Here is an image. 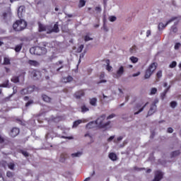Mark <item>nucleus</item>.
<instances>
[{
  "instance_id": "1",
  "label": "nucleus",
  "mask_w": 181,
  "mask_h": 181,
  "mask_svg": "<svg viewBox=\"0 0 181 181\" xmlns=\"http://www.w3.org/2000/svg\"><path fill=\"white\" fill-rule=\"evenodd\" d=\"M28 23H26V21L23 19L18 20L15 22V23L13 24V28L16 32H21V30L26 29Z\"/></svg>"
},
{
  "instance_id": "2",
  "label": "nucleus",
  "mask_w": 181,
  "mask_h": 181,
  "mask_svg": "<svg viewBox=\"0 0 181 181\" xmlns=\"http://www.w3.org/2000/svg\"><path fill=\"white\" fill-rule=\"evenodd\" d=\"M30 53L31 54H36L37 56H42V54H46L47 49L45 47H35L30 49Z\"/></svg>"
},
{
  "instance_id": "3",
  "label": "nucleus",
  "mask_w": 181,
  "mask_h": 181,
  "mask_svg": "<svg viewBox=\"0 0 181 181\" xmlns=\"http://www.w3.org/2000/svg\"><path fill=\"white\" fill-rule=\"evenodd\" d=\"M105 115H101L95 121L96 122V125L99 127V128H106V127H108L110 124H111V122H107L106 123H104V121H105L106 118Z\"/></svg>"
},
{
  "instance_id": "4",
  "label": "nucleus",
  "mask_w": 181,
  "mask_h": 181,
  "mask_svg": "<svg viewBox=\"0 0 181 181\" xmlns=\"http://www.w3.org/2000/svg\"><path fill=\"white\" fill-rule=\"evenodd\" d=\"M157 66H158V64L153 62L148 66V69L146 70L145 75H144V78L146 80L151 78V76L153 74V71L156 70Z\"/></svg>"
},
{
  "instance_id": "5",
  "label": "nucleus",
  "mask_w": 181,
  "mask_h": 181,
  "mask_svg": "<svg viewBox=\"0 0 181 181\" xmlns=\"http://www.w3.org/2000/svg\"><path fill=\"white\" fill-rule=\"evenodd\" d=\"M148 104H149V102H147L143 107H142V105H141L139 103L137 104L136 105V107H134V111H137V112H134V115H138V114H140V112H142V111H144V110H145V107H146V105H148Z\"/></svg>"
},
{
  "instance_id": "6",
  "label": "nucleus",
  "mask_w": 181,
  "mask_h": 181,
  "mask_svg": "<svg viewBox=\"0 0 181 181\" xmlns=\"http://www.w3.org/2000/svg\"><path fill=\"white\" fill-rule=\"evenodd\" d=\"M176 19H177V17H173L172 18H170L167 23L166 24H163V23H160L158 24V30H163V29H165L166 28V26H168V25L169 23H171V22H173V21H176Z\"/></svg>"
},
{
  "instance_id": "7",
  "label": "nucleus",
  "mask_w": 181,
  "mask_h": 181,
  "mask_svg": "<svg viewBox=\"0 0 181 181\" xmlns=\"http://www.w3.org/2000/svg\"><path fill=\"white\" fill-rule=\"evenodd\" d=\"M163 177V173L160 170H157L155 173V177L153 181H160L162 180Z\"/></svg>"
},
{
  "instance_id": "8",
  "label": "nucleus",
  "mask_w": 181,
  "mask_h": 181,
  "mask_svg": "<svg viewBox=\"0 0 181 181\" xmlns=\"http://www.w3.org/2000/svg\"><path fill=\"white\" fill-rule=\"evenodd\" d=\"M59 32H60V29L59 28V24H57V23L56 24L54 25L53 28L47 31V33L49 34V33H59Z\"/></svg>"
},
{
  "instance_id": "9",
  "label": "nucleus",
  "mask_w": 181,
  "mask_h": 181,
  "mask_svg": "<svg viewBox=\"0 0 181 181\" xmlns=\"http://www.w3.org/2000/svg\"><path fill=\"white\" fill-rule=\"evenodd\" d=\"M124 66H119V68L117 69L116 74H115V78H119V77H121L122 76V74H124Z\"/></svg>"
},
{
  "instance_id": "10",
  "label": "nucleus",
  "mask_w": 181,
  "mask_h": 181,
  "mask_svg": "<svg viewBox=\"0 0 181 181\" xmlns=\"http://www.w3.org/2000/svg\"><path fill=\"white\" fill-rule=\"evenodd\" d=\"M156 108H157V106L156 105H151L148 112L147 117H151V115H153V114H155V112H156Z\"/></svg>"
},
{
  "instance_id": "11",
  "label": "nucleus",
  "mask_w": 181,
  "mask_h": 181,
  "mask_svg": "<svg viewBox=\"0 0 181 181\" xmlns=\"http://www.w3.org/2000/svg\"><path fill=\"white\" fill-rule=\"evenodd\" d=\"M19 132L20 131L18 127H13L10 132V135L13 138H15V136H18V135H19Z\"/></svg>"
},
{
  "instance_id": "12",
  "label": "nucleus",
  "mask_w": 181,
  "mask_h": 181,
  "mask_svg": "<svg viewBox=\"0 0 181 181\" xmlns=\"http://www.w3.org/2000/svg\"><path fill=\"white\" fill-rule=\"evenodd\" d=\"M32 76L34 80H39L40 77L42 76V74L39 71H33L32 72Z\"/></svg>"
},
{
  "instance_id": "13",
  "label": "nucleus",
  "mask_w": 181,
  "mask_h": 181,
  "mask_svg": "<svg viewBox=\"0 0 181 181\" xmlns=\"http://www.w3.org/2000/svg\"><path fill=\"white\" fill-rule=\"evenodd\" d=\"M23 13H25V6H21L18 9V16L20 19L22 18Z\"/></svg>"
},
{
  "instance_id": "14",
  "label": "nucleus",
  "mask_w": 181,
  "mask_h": 181,
  "mask_svg": "<svg viewBox=\"0 0 181 181\" xmlns=\"http://www.w3.org/2000/svg\"><path fill=\"white\" fill-rule=\"evenodd\" d=\"M96 125H97V123L95 122H95L92 121L86 124V128L87 129H93V128H95Z\"/></svg>"
},
{
  "instance_id": "15",
  "label": "nucleus",
  "mask_w": 181,
  "mask_h": 181,
  "mask_svg": "<svg viewBox=\"0 0 181 181\" xmlns=\"http://www.w3.org/2000/svg\"><path fill=\"white\" fill-rule=\"evenodd\" d=\"M81 97H84V91L79 90L75 93V98H77V100H80Z\"/></svg>"
},
{
  "instance_id": "16",
  "label": "nucleus",
  "mask_w": 181,
  "mask_h": 181,
  "mask_svg": "<svg viewBox=\"0 0 181 181\" xmlns=\"http://www.w3.org/2000/svg\"><path fill=\"white\" fill-rule=\"evenodd\" d=\"M170 89V86H168V87L163 91V93H161V95H160V98H161V100H165V97H166V94L168 93V92L169 91Z\"/></svg>"
},
{
  "instance_id": "17",
  "label": "nucleus",
  "mask_w": 181,
  "mask_h": 181,
  "mask_svg": "<svg viewBox=\"0 0 181 181\" xmlns=\"http://www.w3.org/2000/svg\"><path fill=\"white\" fill-rule=\"evenodd\" d=\"M83 151H78L76 153H74L71 154V158H80V156H82Z\"/></svg>"
},
{
  "instance_id": "18",
  "label": "nucleus",
  "mask_w": 181,
  "mask_h": 181,
  "mask_svg": "<svg viewBox=\"0 0 181 181\" xmlns=\"http://www.w3.org/2000/svg\"><path fill=\"white\" fill-rule=\"evenodd\" d=\"M181 152L180 150H177L175 151L171 152L170 156L171 158H176V156H179L180 155Z\"/></svg>"
},
{
  "instance_id": "19",
  "label": "nucleus",
  "mask_w": 181,
  "mask_h": 181,
  "mask_svg": "<svg viewBox=\"0 0 181 181\" xmlns=\"http://www.w3.org/2000/svg\"><path fill=\"white\" fill-rule=\"evenodd\" d=\"M66 154L64 153H62L59 157V162H61L62 163H64V162H66Z\"/></svg>"
},
{
  "instance_id": "20",
  "label": "nucleus",
  "mask_w": 181,
  "mask_h": 181,
  "mask_svg": "<svg viewBox=\"0 0 181 181\" xmlns=\"http://www.w3.org/2000/svg\"><path fill=\"white\" fill-rule=\"evenodd\" d=\"M62 81H64V83H70V81H73V77L71 76L64 77L63 78Z\"/></svg>"
},
{
  "instance_id": "21",
  "label": "nucleus",
  "mask_w": 181,
  "mask_h": 181,
  "mask_svg": "<svg viewBox=\"0 0 181 181\" xmlns=\"http://www.w3.org/2000/svg\"><path fill=\"white\" fill-rule=\"evenodd\" d=\"M0 87H3L4 88H9V87H11L9 86V80H6L4 83L0 84Z\"/></svg>"
},
{
  "instance_id": "22",
  "label": "nucleus",
  "mask_w": 181,
  "mask_h": 181,
  "mask_svg": "<svg viewBox=\"0 0 181 181\" xmlns=\"http://www.w3.org/2000/svg\"><path fill=\"white\" fill-rule=\"evenodd\" d=\"M11 16L12 13H11L9 11L3 13L4 19H8V18H11Z\"/></svg>"
},
{
  "instance_id": "23",
  "label": "nucleus",
  "mask_w": 181,
  "mask_h": 181,
  "mask_svg": "<svg viewBox=\"0 0 181 181\" xmlns=\"http://www.w3.org/2000/svg\"><path fill=\"white\" fill-rule=\"evenodd\" d=\"M109 158L111 160H117V154H115V153H110L109 154Z\"/></svg>"
},
{
  "instance_id": "24",
  "label": "nucleus",
  "mask_w": 181,
  "mask_h": 181,
  "mask_svg": "<svg viewBox=\"0 0 181 181\" xmlns=\"http://www.w3.org/2000/svg\"><path fill=\"white\" fill-rule=\"evenodd\" d=\"M28 63L29 64H30V66H35V67H37V66H39V62H37V61L29 60Z\"/></svg>"
},
{
  "instance_id": "25",
  "label": "nucleus",
  "mask_w": 181,
  "mask_h": 181,
  "mask_svg": "<svg viewBox=\"0 0 181 181\" xmlns=\"http://www.w3.org/2000/svg\"><path fill=\"white\" fill-rule=\"evenodd\" d=\"M42 98L43 100V101H45V103H50V97L46 95H42Z\"/></svg>"
},
{
  "instance_id": "26",
  "label": "nucleus",
  "mask_w": 181,
  "mask_h": 181,
  "mask_svg": "<svg viewBox=\"0 0 181 181\" xmlns=\"http://www.w3.org/2000/svg\"><path fill=\"white\" fill-rule=\"evenodd\" d=\"M4 64L5 66H8V64H11V59L8 57L4 58Z\"/></svg>"
},
{
  "instance_id": "27",
  "label": "nucleus",
  "mask_w": 181,
  "mask_h": 181,
  "mask_svg": "<svg viewBox=\"0 0 181 181\" xmlns=\"http://www.w3.org/2000/svg\"><path fill=\"white\" fill-rule=\"evenodd\" d=\"M90 105H93L94 107H95V105H97V98H93L90 99Z\"/></svg>"
},
{
  "instance_id": "28",
  "label": "nucleus",
  "mask_w": 181,
  "mask_h": 181,
  "mask_svg": "<svg viewBox=\"0 0 181 181\" xmlns=\"http://www.w3.org/2000/svg\"><path fill=\"white\" fill-rule=\"evenodd\" d=\"M81 122H83V121L81 119L75 121L73 124V128H77V127H78Z\"/></svg>"
},
{
  "instance_id": "29",
  "label": "nucleus",
  "mask_w": 181,
  "mask_h": 181,
  "mask_svg": "<svg viewBox=\"0 0 181 181\" xmlns=\"http://www.w3.org/2000/svg\"><path fill=\"white\" fill-rule=\"evenodd\" d=\"M11 81H12V83H19V76H13L11 78Z\"/></svg>"
},
{
  "instance_id": "30",
  "label": "nucleus",
  "mask_w": 181,
  "mask_h": 181,
  "mask_svg": "<svg viewBox=\"0 0 181 181\" xmlns=\"http://www.w3.org/2000/svg\"><path fill=\"white\" fill-rule=\"evenodd\" d=\"M47 29L46 27L42 24L39 25V31L40 32H46Z\"/></svg>"
},
{
  "instance_id": "31",
  "label": "nucleus",
  "mask_w": 181,
  "mask_h": 181,
  "mask_svg": "<svg viewBox=\"0 0 181 181\" xmlns=\"http://www.w3.org/2000/svg\"><path fill=\"white\" fill-rule=\"evenodd\" d=\"M105 63L107 64V67H106V69L108 71H110L111 69H112V66H110V59H107L105 61Z\"/></svg>"
},
{
  "instance_id": "32",
  "label": "nucleus",
  "mask_w": 181,
  "mask_h": 181,
  "mask_svg": "<svg viewBox=\"0 0 181 181\" xmlns=\"http://www.w3.org/2000/svg\"><path fill=\"white\" fill-rule=\"evenodd\" d=\"M170 107H171V108H176V107H177V102L176 101L170 102Z\"/></svg>"
},
{
  "instance_id": "33",
  "label": "nucleus",
  "mask_w": 181,
  "mask_h": 181,
  "mask_svg": "<svg viewBox=\"0 0 181 181\" xmlns=\"http://www.w3.org/2000/svg\"><path fill=\"white\" fill-rule=\"evenodd\" d=\"M81 112H87V111H90V109L88 107H86V105H82L81 107Z\"/></svg>"
},
{
  "instance_id": "34",
  "label": "nucleus",
  "mask_w": 181,
  "mask_h": 181,
  "mask_svg": "<svg viewBox=\"0 0 181 181\" xmlns=\"http://www.w3.org/2000/svg\"><path fill=\"white\" fill-rule=\"evenodd\" d=\"M83 6H86V1L84 0H80L78 8H83Z\"/></svg>"
},
{
  "instance_id": "35",
  "label": "nucleus",
  "mask_w": 181,
  "mask_h": 181,
  "mask_svg": "<svg viewBox=\"0 0 181 181\" xmlns=\"http://www.w3.org/2000/svg\"><path fill=\"white\" fill-rule=\"evenodd\" d=\"M20 153H22V155H23V156H25V158H28V156H29V153H28V151H26L25 150H21Z\"/></svg>"
},
{
  "instance_id": "36",
  "label": "nucleus",
  "mask_w": 181,
  "mask_h": 181,
  "mask_svg": "<svg viewBox=\"0 0 181 181\" xmlns=\"http://www.w3.org/2000/svg\"><path fill=\"white\" fill-rule=\"evenodd\" d=\"M158 93V89L156 88H151V93H150V95H155V93Z\"/></svg>"
},
{
  "instance_id": "37",
  "label": "nucleus",
  "mask_w": 181,
  "mask_h": 181,
  "mask_svg": "<svg viewBox=\"0 0 181 181\" xmlns=\"http://www.w3.org/2000/svg\"><path fill=\"white\" fill-rule=\"evenodd\" d=\"M177 65V63L175 61H173L170 65L169 67L170 69H175V67H176V66Z\"/></svg>"
},
{
  "instance_id": "38",
  "label": "nucleus",
  "mask_w": 181,
  "mask_h": 181,
  "mask_svg": "<svg viewBox=\"0 0 181 181\" xmlns=\"http://www.w3.org/2000/svg\"><path fill=\"white\" fill-rule=\"evenodd\" d=\"M28 94H30L32 93H33L35 88H33V86H30L27 88Z\"/></svg>"
},
{
  "instance_id": "39",
  "label": "nucleus",
  "mask_w": 181,
  "mask_h": 181,
  "mask_svg": "<svg viewBox=\"0 0 181 181\" xmlns=\"http://www.w3.org/2000/svg\"><path fill=\"white\" fill-rule=\"evenodd\" d=\"M130 53L134 54L136 52V46H133L132 48H130L129 49Z\"/></svg>"
},
{
  "instance_id": "40",
  "label": "nucleus",
  "mask_w": 181,
  "mask_h": 181,
  "mask_svg": "<svg viewBox=\"0 0 181 181\" xmlns=\"http://www.w3.org/2000/svg\"><path fill=\"white\" fill-rule=\"evenodd\" d=\"M21 94H22V95H25L26 94H29V93L28 92V88H24L21 91Z\"/></svg>"
},
{
  "instance_id": "41",
  "label": "nucleus",
  "mask_w": 181,
  "mask_h": 181,
  "mask_svg": "<svg viewBox=\"0 0 181 181\" xmlns=\"http://www.w3.org/2000/svg\"><path fill=\"white\" fill-rule=\"evenodd\" d=\"M109 21L110 22H115L117 21V17H115V16H110Z\"/></svg>"
},
{
  "instance_id": "42",
  "label": "nucleus",
  "mask_w": 181,
  "mask_h": 181,
  "mask_svg": "<svg viewBox=\"0 0 181 181\" xmlns=\"http://www.w3.org/2000/svg\"><path fill=\"white\" fill-rule=\"evenodd\" d=\"M122 139H123L122 136L117 137V139L114 140L115 144H118V142H120V141H122Z\"/></svg>"
},
{
  "instance_id": "43",
  "label": "nucleus",
  "mask_w": 181,
  "mask_h": 181,
  "mask_svg": "<svg viewBox=\"0 0 181 181\" xmlns=\"http://www.w3.org/2000/svg\"><path fill=\"white\" fill-rule=\"evenodd\" d=\"M130 60L132 62V63H137L138 62V59L135 57H131Z\"/></svg>"
},
{
  "instance_id": "44",
  "label": "nucleus",
  "mask_w": 181,
  "mask_h": 181,
  "mask_svg": "<svg viewBox=\"0 0 181 181\" xmlns=\"http://www.w3.org/2000/svg\"><path fill=\"white\" fill-rule=\"evenodd\" d=\"M42 46L44 47H52V45L49 42H42Z\"/></svg>"
},
{
  "instance_id": "45",
  "label": "nucleus",
  "mask_w": 181,
  "mask_h": 181,
  "mask_svg": "<svg viewBox=\"0 0 181 181\" xmlns=\"http://www.w3.org/2000/svg\"><path fill=\"white\" fill-rule=\"evenodd\" d=\"M7 177H13V173L11 171H8L6 173Z\"/></svg>"
},
{
  "instance_id": "46",
  "label": "nucleus",
  "mask_w": 181,
  "mask_h": 181,
  "mask_svg": "<svg viewBox=\"0 0 181 181\" xmlns=\"http://www.w3.org/2000/svg\"><path fill=\"white\" fill-rule=\"evenodd\" d=\"M83 49H84V45H81L78 49V52L81 53V52H83Z\"/></svg>"
},
{
  "instance_id": "47",
  "label": "nucleus",
  "mask_w": 181,
  "mask_h": 181,
  "mask_svg": "<svg viewBox=\"0 0 181 181\" xmlns=\"http://www.w3.org/2000/svg\"><path fill=\"white\" fill-rule=\"evenodd\" d=\"M84 40H85V42H89V40H93V38L90 37V36H88V35H86L84 37Z\"/></svg>"
},
{
  "instance_id": "48",
  "label": "nucleus",
  "mask_w": 181,
  "mask_h": 181,
  "mask_svg": "<svg viewBox=\"0 0 181 181\" xmlns=\"http://www.w3.org/2000/svg\"><path fill=\"white\" fill-rule=\"evenodd\" d=\"M21 49H22V46H21V45H17L16 47V48H15V51L16 52H21Z\"/></svg>"
},
{
  "instance_id": "49",
  "label": "nucleus",
  "mask_w": 181,
  "mask_h": 181,
  "mask_svg": "<svg viewBox=\"0 0 181 181\" xmlns=\"http://www.w3.org/2000/svg\"><path fill=\"white\" fill-rule=\"evenodd\" d=\"M156 77L157 78H160V77H162V71H159L157 72Z\"/></svg>"
},
{
  "instance_id": "50",
  "label": "nucleus",
  "mask_w": 181,
  "mask_h": 181,
  "mask_svg": "<svg viewBox=\"0 0 181 181\" xmlns=\"http://www.w3.org/2000/svg\"><path fill=\"white\" fill-rule=\"evenodd\" d=\"M171 29H172V30H173V32L174 33H177V28L176 26L173 25V26L171 28Z\"/></svg>"
},
{
  "instance_id": "51",
  "label": "nucleus",
  "mask_w": 181,
  "mask_h": 181,
  "mask_svg": "<svg viewBox=\"0 0 181 181\" xmlns=\"http://www.w3.org/2000/svg\"><path fill=\"white\" fill-rule=\"evenodd\" d=\"M13 96V94L10 95L9 96L4 98V101H9L11 98Z\"/></svg>"
},
{
  "instance_id": "52",
  "label": "nucleus",
  "mask_w": 181,
  "mask_h": 181,
  "mask_svg": "<svg viewBox=\"0 0 181 181\" xmlns=\"http://www.w3.org/2000/svg\"><path fill=\"white\" fill-rule=\"evenodd\" d=\"M8 168L9 169H11V170H13V168H15V164L11 163L10 164H8Z\"/></svg>"
},
{
  "instance_id": "53",
  "label": "nucleus",
  "mask_w": 181,
  "mask_h": 181,
  "mask_svg": "<svg viewBox=\"0 0 181 181\" xmlns=\"http://www.w3.org/2000/svg\"><path fill=\"white\" fill-rule=\"evenodd\" d=\"M33 104V100H29L26 104L25 107H29V105H32Z\"/></svg>"
},
{
  "instance_id": "54",
  "label": "nucleus",
  "mask_w": 181,
  "mask_h": 181,
  "mask_svg": "<svg viewBox=\"0 0 181 181\" xmlns=\"http://www.w3.org/2000/svg\"><path fill=\"white\" fill-rule=\"evenodd\" d=\"M167 132H168V134H173V128L169 127L167 130Z\"/></svg>"
},
{
  "instance_id": "55",
  "label": "nucleus",
  "mask_w": 181,
  "mask_h": 181,
  "mask_svg": "<svg viewBox=\"0 0 181 181\" xmlns=\"http://www.w3.org/2000/svg\"><path fill=\"white\" fill-rule=\"evenodd\" d=\"M103 30H105V32H108V30H110L109 29H108V27H107V25H105V24H103Z\"/></svg>"
},
{
  "instance_id": "56",
  "label": "nucleus",
  "mask_w": 181,
  "mask_h": 181,
  "mask_svg": "<svg viewBox=\"0 0 181 181\" xmlns=\"http://www.w3.org/2000/svg\"><path fill=\"white\" fill-rule=\"evenodd\" d=\"M180 47V43L179 42L176 43L175 45V50H177V49H179Z\"/></svg>"
},
{
  "instance_id": "57",
  "label": "nucleus",
  "mask_w": 181,
  "mask_h": 181,
  "mask_svg": "<svg viewBox=\"0 0 181 181\" xmlns=\"http://www.w3.org/2000/svg\"><path fill=\"white\" fill-rule=\"evenodd\" d=\"M115 117V114H112L107 117V119H111Z\"/></svg>"
},
{
  "instance_id": "58",
  "label": "nucleus",
  "mask_w": 181,
  "mask_h": 181,
  "mask_svg": "<svg viewBox=\"0 0 181 181\" xmlns=\"http://www.w3.org/2000/svg\"><path fill=\"white\" fill-rule=\"evenodd\" d=\"M16 93H18V90H17V88L16 87H13V95H14V94H16Z\"/></svg>"
},
{
  "instance_id": "59",
  "label": "nucleus",
  "mask_w": 181,
  "mask_h": 181,
  "mask_svg": "<svg viewBox=\"0 0 181 181\" xmlns=\"http://www.w3.org/2000/svg\"><path fill=\"white\" fill-rule=\"evenodd\" d=\"M62 64H63V61H59L55 64V66H57V67H59V66Z\"/></svg>"
},
{
  "instance_id": "60",
  "label": "nucleus",
  "mask_w": 181,
  "mask_h": 181,
  "mask_svg": "<svg viewBox=\"0 0 181 181\" xmlns=\"http://www.w3.org/2000/svg\"><path fill=\"white\" fill-rule=\"evenodd\" d=\"M158 103H159V100L155 99L153 103L151 105H156V104H158Z\"/></svg>"
},
{
  "instance_id": "61",
  "label": "nucleus",
  "mask_w": 181,
  "mask_h": 181,
  "mask_svg": "<svg viewBox=\"0 0 181 181\" xmlns=\"http://www.w3.org/2000/svg\"><path fill=\"white\" fill-rule=\"evenodd\" d=\"M17 122L20 124V125H25V123L21 119H17Z\"/></svg>"
},
{
  "instance_id": "62",
  "label": "nucleus",
  "mask_w": 181,
  "mask_h": 181,
  "mask_svg": "<svg viewBox=\"0 0 181 181\" xmlns=\"http://www.w3.org/2000/svg\"><path fill=\"white\" fill-rule=\"evenodd\" d=\"M61 138H64V139H73V137H71V136H61Z\"/></svg>"
},
{
  "instance_id": "63",
  "label": "nucleus",
  "mask_w": 181,
  "mask_h": 181,
  "mask_svg": "<svg viewBox=\"0 0 181 181\" xmlns=\"http://www.w3.org/2000/svg\"><path fill=\"white\" fill-rule=\"evenodd\" d=\"M115 138V136H111L108 139L107 141L108 142H111V141H112V139H114Z\"/></svg>"
},
{
  "instance_id": "64",
  "label": "nucleus",
  "mask_w": 181,
  "mask_h": 181,
  "mask_svg": "<svg viewBox=\"0 0 181 181\" xmlns=\"http://www.w3.org/2000/svg\"><path fill=\"white\" fill-rule=\"evenodd\" d=\"M6 73H11V69L8 67H4Z\"/></svg>"
}]
</instances>
